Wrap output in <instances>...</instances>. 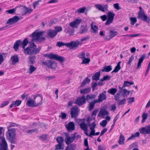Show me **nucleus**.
Returning a JSON list of instances; mask_svg holds the SVG:
<instances>
[{
  "mask_svg": "<svg viewBox=\"0 0 150 150\" xmlns=\"http://www.w3.org/2000/svg\"><path fill=\"white\" fill-rule=\"evenodd\" d=\"M6 132V136L7 139L11 144H17V139L16 136V129L15 128L8 129Z\"/></svg>",
  "mask_w": 150,
  "mask_h": 150,
  "instance_id": "1",
  "label": "nucleus"
},
{
  "mask_svg": "<svg viewBox=\"0 0 150 150\" xmlns=\"http://www.w3.org/2000/svg\"><path fill=\"white\" fill-rule=\"evenodd\" d=\"M41 49V48L40 47L35 48L32 47H28L24 50V52L29 55L35 54L39 52Z\"/></svg>",
  "mask_w": 150,
  "mask_h": 150,
  "instance_id": "2",
  "label": "nucleus"
},
{
  "mask_svg": "<svg viewBox=\"0 0 150 150\" xmlns=\"http://www.w3.org/2000/svg\"><path fill=\"white\" fill-rule=\"evenodd\" d=\"M44 32L40 31L38 32L35 31L32 34L30 35V36L32 38V41H35V40H39L40 41H42V40L45 39V38L43 37H40L44 33Z\"/></svg>",
  "mask_w": 150,
  "mask_h": 150,
  "instance_id": "3",
  "label": "nucleus"
},
{
  "mask_svg": "<svg viewBox=\"0 0 150 150\" xmlns=\"http://www.w3.org/2000/svg\"><path fill=\"white\" fill-rule=\"evenodd\" d=\"M42 65L47 66L49 69H55L57 67V64L54 61L48 60L45 61H41Z\"/></svg>",
  "mask_w": 150,
  "mask_h": 150,
  "instance_id": "4",
  "label": "nucleus"
},
{
  "mask_svg": "<svg viewBox=\"0 0 150 150\" xmlns=\"http://www.w3.org/2000/svg\"><path fill=\"white\" fill-rule=\"evenodd\" d=\"M76 133H74L72 134V136L70 137L68 133L65 135V142L67 145H69L73 142L76 137Z\"/></svg>",
  "mask_w": 150,
  "mask_h": 150,
  "instance_id": "5",
  "label": "nucleus"
},
{
  "mask_svg": "<svg viewBox=\"0 0 150 150\" xmlns=\"http://www.w3.org/2000/svg\"><path fill=\"white\" fill-rule=\"evenodd\" d=\"M119 93H117L114 96V99L115 101L117 102V104L118 105H122L125 103L127 100L125 98H124L120 100L122 96Z\"/></svg>",
  "mask_w": 150,
  "mask_h": 150,
  "instance_id": "6",
  "label": "nucleus"
},
{
  "mask_svg": "<svg viewBox=\"0 0 150 150\" xmlns=\"http://www.w3.org/2000/svg\"><path fill=\"white\" fill-rule=\"evenodd\" d=\"M35 106L36 107L42 104V96L41 95L38 94L34 97Z\"/></svg>",
  "mask_w": 150,
  "mask_h": 150,
  "instance_id": "7",
  "label": "nucleus"
},
{
  "mask_svg": "<svg viewBox=\"0 0 150 150\" xmlns=\"http://www.w3.org/2000/svg\"><path fill=\"white\" fill-rule=\"evenodd\" d=\"M115 14L112 12L109 11L108 13L107 20L105 24L106 25H109L112 23Z\"/></svg>",
  "mask_w": 150,
  "mask_h": 150,
  "instance_id": "8",
  "label": "nucleus"
},
{
  "mask_svg": "<svg viewBox=\"0 0 150 150\" xmlns=\"http://www.w3.org/2000/svg\"><path fill=\"white\" fill-rule=\"evenodd\" d=\"M89 37H84L82 38L81 41H80L79 40H76V41H72L73 42V48L74 50H75L78 47V46L79 45H81L83 41L86 40L88 39Z\"/></svg>",
  "mask_w": 150,
  "mask_h": 150,
  "instance_id": "9",
  "label": "nucleus"
},
{
  "mask_svg": "<svg viewBox=\"0 0 150 150\" xmlns=\"http://www.w3.org/2000/svg\"><path fill=\"white\" fill-rule=\"evenodd\" d=\"M138 19L148 23H150V18L146 15L144 12L138 14Z\"/></svg>",
  "mask_w": 150,
  "mask_h": 150,
  "instance_id": "10",
  "label": "nucleus"
},
{
  "mask_svg": "<svg viewBox=\"0 0 150 150\" xmlns=\"http://www.w3.org/2000/svg\"><path fill=\"white\" fill-rule=\"evenodd\" d=\"M73 42L71 41L69 42L64 43L62 42H58L56 44V46L59 47H61L62 46H66L67 47H71V49L74 50L73 48Z\"/></svg>",
  "mask_w": 150,
  "mask_h": 150,
  "instance_id": "11",
  "label": "nucleus"
},
{
  "mask_svg": "<svg viewBox=\"0 0 150 150\" xmlns=\"http://www.w3.org/2000/svg\"><path fill=\"white\" fill-rule=\"evenodd\" d=\"M109 35L106 36L105 39L107 41L109 40L112 38L117 35L118 33L117 31H114L112 30H110L109 33Z\"/></svg>",
  "mask_w": 150,
  "mask_h": 150,
  "instance_id": "12",
  "label": "nucleus"
},
{
  "mask_svg": "<svg viewBox=\"0 0 150 150\" xmlns=\"http://www.w3.org/2000/svg\"><path fill=\"white\" fill-rule=\"evenodd\" d=\"M79 109L76 107H73L71 109L70 114L72 118H76L78 115Z\"/></svg>",
  "mask_w": 150,
  "mask_h": 150,
  "instance_id": "13",
  "label": "nucleus"
},
{
  "mask_svg": "<svg viewBox=\"0 0 150 150\" xmlns=\"http://www.w3.org/2000/svg\"><path fill=\"white\" fill-rule=\"evenodd\" d=\"M86 100L85 96H83L81 97L78 98L76 100L75 103L80 106L81 105L86 103Z\"/></svg>",
  "mask_w": 150,
  "mask_h": 150,
  "instance_id": "14",
  "label": "nucleus"
},
{
  "mask_svg": "<svg viewBox=\"0 0 150 150\" xmlns=\"http://www.w3.org/2000/svg\"><path fill=\"white\" fill-rule=\"evenodd\" d=\"M20 20V18L17 16H15L9 19L6 24L11 25L15 24Z\"/></svg>",
  "mask_w": 150,
  "mask_h": 150,
  "instance_id": "15",
  "label": "nucleus"
},
{
  "mask_svg": "<svg viewBox=\"0 0 150 150\" xmlns=\"http://www.w3.org/2000/svg\"><path fill=\"white\" fill-rule=\"evenodd\" d=\"M141 133L146 134H150V125L144 127L139 129Z\"/></svg>",
  "mask_w": 150,
  "mask_h": 150,
  "instance_id": "16",
  "label": "nucleus"
},
{
  "mask_svg": "<svg viewBox=\"0 0 150 150\" xmlns=\"http://www.w3.org/2000/svg\"><path fill=\"white\" fill-rule=\"evenodd\" d=\"M95 6L98 10L101 11L103 12L108 11V5L107 4L104 5L103 6L100 4H97L95 5Z\"/></svg>",
  "mask_w": 150,
  "mask_h": 150,
  "instance_id": "17",
  "label": "nucleus"
},
{
  "mask_svg": "<svg viewBox=\"0 0 150 150\" xmlns=\"http://www.w3.org/2000/svg\"><path fill=\"white\" fill-rule=\"evenodd\" d=\"M146 55L145 54H143L140 56V58L139 59L137 66L136 68V69L140 68L141 67L142 63L146 58Z\"/></svg>",
  "mask_w": 150,
  "mask_h": 150,
  "instance_id": "18",
  "label": "nucleus"
},
{
  "mask_svg": "<svg viewBox=\"0 0 150 150\" xmlns=\"http://www.w3.org/2000/svg\"><path fill=\"white\" fill-rule=\"evenodd\" d=\"M106 91H104L102 93H100L98 96L99 100V101L100 100L101 102L107 99V96L106 95Z\"/></svg>",
  "mask_w": 150,
  "mask_h": 150,
  "instance_id": "19",
  "label": "nucleus"
},
{
  "mask_svg": "<svg viewBox=\"0 0 150 150\" xmlns=\"http://www.w3.org/2000/svg\"><path fill=\"white\" fill-rule=\"evenodd\" d=\"M57 34V32L56 31L52 30H49L47 33V37L48 38H52L55 36Z\"/></svg>",
  "mask_w": 150,
  "mask_h": 150,
  "instance_id": "20",
  "label": "nucleus"
},
{
  "mask_svg": "<svg viewBox=\"0 0 150 150\" xmlns=\"http://www.w3.org/2000/svg\"><path fill=\"white\" fill-rule=\"evenodd\" d=\"M81 22V20L77 19L74 20V21L70 23H69V25L72 28H76Z\"/></svg>",
  "mask_w": 150,
  "mask_h": 150,
  "instance_id": "21",
  "label": "nucleus"
},
{
  "mask_svg": "<svg viewBox=\"0 0 150 150\" xmlns=\"http://www.w3.org/2000/svg\"><path fill=\"white\" fill-rule=\"evenodd\" d=\"M66 127L68 131L74 130L75 129V124L73 122H69Z\"/></svg>",
  "mask_w": 150,
  "mask_h": 150,
  "instance_id": "22",
  "label": "nucleus"
},
{
  "mask_svg": "<svg viewBox=\"0 0 150 150\" xmlns=\"http://www.w3.org/2000/svg\"><path fill=\"white\" fill-rule=\"evenodd\" d=\"M11 60L12 62V64L15 65L19 61V59L17 55H15L11 57Z\"/></svg>",
  "mask_w": 150,
  "mask_h": 150,
  "instance_id": "23",
  "label": "nucleus"
},
{
  "mask_svg": "<svg viewBox=\"0 0 150 150\" xmlns=\"http://www.w3.org/2000/svg\"><path fill=\"white\" fill-rule=\"evenodd\" d=\"M108 112L105 109H102L100 110L98 116L99 117H101L103 118H104L105 116L108 115Z\"/></svg>",
  "mask_w": 150,
  "mask_h": 150,
  "instance_id": "24",
  "label": "nucleus"
},
{
  "mask_svg": "<svg viewBox=\"0 0 150 150\" xmlns=\"http://www.w3.org/2000/svg\"><path fill=\"white\" fill-rule=\"evenodd\" d=\"M81 129L85 132H87L88 129V125L85 122H82L79 124Z\"/></svg>",
  "mask_w": 150,
  "mask_h": 150,
  "instance_id": "25",
  "label": "nucleus"
},
{
  "mask_svg": "<svg viewBox=\"0 0 150 150\" xmlns=\"http://www.w3.org/2000/svg\"><path fill=\"white\" fill-rule=\"evenodd\" d=\"M53 59H54L62 62L64 61L65 58L63 57L59 56L56 54H54Z\"/></svg>",
  "mask_w": 150,
  "mask_h": 150,
  "instance_id": "26",
  "label": "nucleus"
},
{
  "mask_svg": "<svg viewBox=\"0 0 150 150\" xmlns=\"http://www.w3.org/2000/svg\"><path fill=\"white\" fill-rule=\"evenodd\" d=\"M21 40H18L16 41L14 45L13 48L16 51H17L19 48V47L21 45Z\"/></svg>",
  "mask_w": 150,
  "mask_h": 150,
  "instance_id": "27",
  "label": "nucleus"
},
{
  "mask_svg": "<svg viewBox=\"0 0 150 150\" xmlns=\"http://www.w3.org/2000/svg\"><path fill=\"white\" fill-rule=\"evenodd\" d=\"M100 75V71H98L92 77V79L93 80L98 81L99 80V78Z\"/></svg>",
  "mask_w": 150,
  "mask_h": 150,
  "instance_id": "28",
  "label": "nucleus"
},
{
  "mask_svg": "<svg viewBox=\"0 0 150 150\" xmlns=\"http://www.w3.org/2000/svg\"><path fill=\"white\" fill-rule=\"evenodd\" d=\"M26 105L28 107H36L35 106L34 100H29L27 102Z\"/></svg>",
  "mask_w": 150,
  "mask_h": 150,
  "instance_id": "29",
  "label": "nucleus"
},
{
  "mask_svg": "<svg viewBox=\"0 0 150 150\" xmlns=\"http://www.w3.org/2000/svg\"><path fill=\"white\" fill-rule=\"evenodd\" d=\"M121 63V62H119L117 66L115 67L114 70L112 72V73L113 72H117L121 69L120 64Z\"/></svg>",
  "mask_w": 150,
  "mask_h": 150,
  "instance_id": "30",
  "label": "nucleus"
},
{
  "mask_svg": "<svg viewBox=\"0 0 150 150\" xmlns=\"http://www.w3.org/2000/svg\"><path fill=\"white\" fill-rule=\"evenodd\" d=\"M119 93L120 94L122 93L123 96L124 97H125L129 95L130 91H128L125 89H123L122 91H120Z\"/></svg>",
  "mask_w": 150,
  "mask_h": 150,
  "instance_id": "31",
  "label": "nucleus"
},
{
  "mask_svg": "<svg viewBox=\"0 0 150 150\" xmlns=\"http://www.w3.org/2000/svg\"><path fill=\"white\" fill-rule=\"evenodd\" d=\"M125 138L124 136L122 134L120 135L118 142L120 144H124Z\"/></svg>",
  "mask_w": 150,
  "mask_h": 150,
  "instance_id": "32",
  "label": "nucleus"
},
{
  "mask_svg": "<svg viewBox=\"0 0 150 150\" xmlns=\"http://www.w3.org/2000/svg\"><path fill=\"white\" fill-rule=\"evenodd\" d=\"M28 43L29 42L27 38H25L22 42L21 41V45L23 49L24 50L25 49V47Z\"/></svg>",
  "mask_w": 150,
  "mask_h": 150,
  "instance_id": "33",
  "label": "nucleus"
},
{
  "mask_svg": "<svg viewBox=\"0 0 150 150\" xmlns=\"http://www.w3.org/2000/svg\"><path fill=\"white\" fill-rule=\"evenodd\" d=\"M88 29L87 26L81 27L80 29L79 33L80 34L85 33L87 32Z\"/></svg>",
  "mask_w": 150,
  "mask_h": 150,
  "instance_id": "34",
  "label": "nucleus"
},
{
  "mask_svg": "<svg viewBox=\"0 0 150 150\" xmlns=\"http://www.w3.org/2000/svg\"><path fill=\"white\" fill-rule=\"evenodd\" d=\"M56 140L58 144H64V139L62 137L58 136L56 138Z\"/></svg>",
  "mask_w": 150,
  "mask_h": 150,
  "instance_id": "35",
  "label": "nucleus"
},
{
  "mask_svg": "<svg viewBox=\"0 0 150 150\" xmlns=\"http://www.w3.org/2000/svg\"><path fill=\"white\" fill-rule=\"evenodd\" d=\"M91 89L90 88H87L83 89L80 91V93H81L85 94L90 92L91 91Z\"/></svg>",
  "mask_w": 150,
  "mask_h": 150,
  "instance_id": "36",
  "label": "nucleus"
},
{
  "mask_svg": "<svg viewBox=\"0 0 150 150\" xmlns=\"http://www.w3.org/2000/svg\"><path fill=\"white\" fill-rule=\"evenodd\" d=\"M55 150H62L64 149V145L59 144L55 145Z\"/></svg>",
  "mask_w": 150,
  "mask_h": 150,
  "instance_id": "37",
  "label": "nucleus"
},
{
  "mask_svg": "<svg viewBox=\"0 0 150 150\" xmlns=\"http://www.w3.org/2000/svg\"><path fill=\"white\" fill-rule=\"evenodd\" d=\"M37 68L33 65H30V66L29 68L28 69V72L30 74H32L33 72L35 71Z\"/></svg>",
  "mask_w": 150,
  "mask_h": 150,
  "instance_id": "38",
  "label": "nucleus"
},
{
  "mask_svg": "<svg viewBox=\"0 0 150 150\" xmlns=\"http://www.w3.org/2000/svg\"><path fill=\"white\" fill-rule=\"evenodd\" d=\"M91 28L92 29V32L94 33H98V28L96 25H93V24H91Z\"/></svg>",
  "mask_w": 150,
  "mask_h": 150,
  "instance_id": "39",
  "label": "nucleus"
},
{
  "mask_svg": "<svg viewBox=\"0 0 150 150\" xmlns=\"http://www.w3.org/2000/svg\"><path fill=\"white\" fill-rule=\"evenodd\" d=\"M112 69V66L111 65L105 67L102 70V71L108 72L110 71Z\"/></svg>",
  "mask_w": 150,
  "mask_h": 150,
  "instance_id": "40",
  "label": "nucleus"
},
{
  "mask_svg": "<svg viewBox=\"0 0 150 150\" xmlns=\"http://www.w3.org/2000/svg\"><path fill=\"white\" fill-rule=\"evenodd\" d=\"M140 135V133L139 132H136L134 134H132L131 136L127 139V140L133 139L134 138L139 137Z\"/></svg>",
  "mask_w": 150,
  "mask_h": 150,
  "instance_id": "41",
  "label": "nucleus"
},
{
  "mask_svg": "<svg viewBox=\"0 0 150 150\" xmlns=\"http://www.w3.org/2000/svg\"><path fill=\"white\" fill-rule=\"evenodd\" d=\"M88 125L90 127V129L91 130V132H92L95 130V128L96 125L95 122H93L91 124H90Z\"/></svg>",
  "mask_w": 150,
  "mask_h": 150,
  "instance_id": "42",
  "label": "nucleus"
},
{
  "mask_svg": "<svg viewBox=\"0 0 150 150\" xmlns=\"http://www.w3.org/2000/svg\"><path fill=\"white\" fill-rule=\"evenodd\" d=\"M117 89L116 88H112L109 90L108 91V93H110L111 94L114 95L117 91Z\"/></svg>",
  "mask_w": 150,
  "mask_h": 150,
  "instance_id": "43",
  "label": "nucleus"
},
{
  "mask_svg": "<svg viewBox=\"0 0 150 150\" xmlns=\"http://www.w3.org/2000/svg\"><path fill=\"white\" fill-rule=\"evenodd\" d=\"M24 12L25 13H30L33 11V9L24 6L23 7Z\"/></svg>",
  "mask_w": 150,
  "mask_h": 150,
  "instance_id": "44",
  "label": "nucleus"
},
{
  "mask_svg": "<svg viewBox=\"0 0 150 150\" xmlns=\"http://www.w3.org/2000/svg\"><path fill=\"white\" fill-rule=\"evenodd\" d=\"M96 96L95 95H88L86 96V99L87 101L91 99H93L95 98Z\"/></svg>",
  "mask_w": 150,
  "mask_h": 150,
  "instance_id": "45",
  "label": "nucleus"
},
{
  "mask_svg": "<svg viewBox=\"0 0 150 150\" xmlns=\"http://www.w3.org/2000/svg\"><path fill=\"white\" fill-rule=\"evenodd\" d=\"M90 79L86 77L82 83L81 86H84L87 83H89L90 82Z\"/></svg>",
  "mask_w": 150,
  "mask_h": 150,
  "instance_id": "46",
  "label": "nucleus"
},
{
  "mask_svg": "<svg viewBox=\"0 0 150 150\" xmlns=\"http://www.w3.org/2000/svg\"><path fill=\"white\" fill-rule=\"evenodd\" d=\"M142 117L143 119L142 120V123H144L145 121L147 119L148 117V114L147 113H143L142 115Z\"/></svg>",
  "mask_w": 150,
  "mask_h": 150,
  "instance_id": "47",
  "label": "nucleus"
},
{
  "mask_svg": "<svg viewBox=\"0 0 150 150\" xmlns=\"http://www.w3.org/2000/svg\"><path fill=\"white\" fill-rule=\"evenodd\" d=\"M90 61V59L89 58H86V57L83 59L82 62H81L82 64H88Z\"/></svg>",
  "mask_w": 150,
  "mask_h": 150,
  "instance_id": "48",
  "label": "nucleus"
},
{
  "mask_svg": "<svg viewBox=\"0 0 150 150\" xmlns=\"http://www.w3.org/2000/svg\"><path fill=\"white\" fill-rule=\"evenodd\" d=\"M131 21V24L132 25H134L137 22V19L136 17H131L130 19Z\"/></svg>",
  "mask_w": 150,
  "mask_h": 150,
  "instance_id": "49",
  "label": "nucleus"
},
{
  "mask_svg": "<svg viewBox=\"0 0 150 150\" xmlns=\"http://www.w3.org/2000/svg\"><path fill=\"white\" fill-rule=\"evenodd\" d=\"M94 106V103H92V102H91L89 105V110L90 111H91L93 109Z\"/></svg>",
  "mask_w": 150,
  "mask_h": 150,
  "instance_id": "50",
  "label": "nucleus"
},
{
  "mask_svg": "<svg viewBox=\"0 0 150 150\" xmlns=\"http://www.w3.org/2000/svg\"><path fill=\"white\" fill-rule=\"evenodd\" d=\"M137 147V142H134L130 145L129 146V148L131 149L133 148Z\"/></svg>",
  "mask_w": 150,
  "mask_h": 150,
  "instance_id": "51",
  "label": "nucleus"
},
{
  "mask_svg": "<svg viewBox=\"0 0 150 150\" xmlns=\"http://www.w3.org/2000/svg\"><path fill=\"white\" fill-rule=\"evenodd\" d=\"M38 137L41 140H45L47 139L46 135L45 134L39 136Z\"/></svg>",
  "mask_w": 150,
  "mask_h": 150,
  "instance_id": "52",
  "label": "nucleus"
},
{
  "mask_svg": "<svg viewBox=\"0 0 150 150\" xmlns=\"http://www.w3.org/2000/svg\"><path fill=\"white\" fill-rule=\"evenodd\" d=\"M54 55V54L52 53H50V54H46L44 55L46 57L51 59H53Z\"/></svg>",
  "mask_w": 150,
  "mask_h": 150,
  "instance_id": "53",
  "label": "nucleus"
},
{
  "mask_svg": "<svg viewBox=\"0 0 150 150\" xmlns=\"http://www.w3.org/2000/svg\"><path fill=\"white\" fill-rule=\"evenodd\" d=\"M95 130L92 131V132H91L89 136L90 137H91L92 136L98 135L100 134V132H97L96 133H95Z\"/></svg>",
  "mask_w": 150,
  "mask_h": 150,
  "instance_id": "54",
  "label": "nucleus"
},
{
  "mask_svg": "<svg viewBox=\"0 0 150 150\" xmlns=\"http://www.w3.org/2000/svg\"><path fill=\"white\" fill-rule=\"evenodd\" d=\"M107 123V121L106 120H104L102 121V122H101L100 124V126L103 127H105Z\"/></svg>",
  "mask_w": 150,
  "mask_h": 150,
  "instance_id": "55",
  "label": "nucleus"
},
{
  "mask_svg": "<svg viewBox=\"0 0 150 150\" xmlns=\"http://www.w3.org/2000/svg\"><path fill=\"white\" fill-rule=\"evenodd\" d=\"M61 114V115H59V117H61L62 119H64L66 118L67 115L65 113L62 112Z\"/></svg>",
  "mask_w": 150,
  "mask_h": 150,
  "instance_id": "56",
  "label": "nucleus"
},
{
  "mask_svg": "<svg viewBox=\"0 0 150 150\" xmlns=\"http://www.w3.org/2000/svg\"><path fill=\"white\" fill-rule=\"evenodd\" d=\"M30 62L31 64H33L34 63V57L33 56H30L28 57Z\"/></svg>",
  "mask_w": 150,
  "mask_h": 150,
  "instance_id": "57",
  "label": "nucleus"
},
{
  "mask_svg": "<svg viewBox=\"0 0 150 150\" xmlns=\"http://www.w3.org/2000/svg\"><path fill=\"white\" fill-rule=\"evenodd\" d=\"M85 53L84 52H82L79 55L78 57L80 58L84 59L85 58Z\"/></svg>",
  "mask_w": 150,
  "mask_h": 150,
  "instance_id": "58",
  "label": "nucleus"
},
{
  "mask_svg": "<svg viewBox=\"0 0 150 150\" xmlns=\"http://www.w3.org/2000/svg\"><path fill=\"white\" fill-rule=\"evenodd\" d=\"M38 131V129H37L35 128L33 129L29 130L28 132L27 133H30V134H32L34 133V132H37Z\"/></svg>",
  "mask_w": 150,
  "mask_h": 150,
  "instance_id": "59",
  "label": "nucleus"
},
{
  "mask_svg": "<svg viewBox=\"0 0 150 150\" xmlns=\"http://www.w3.org/2000/svg\"><path fill=\"white\" fill-rule=\"evenodd\" d=\"M86 9V7H83L82 8L79 9L78 10V12L79 13H83L84 12L85 10Z\"/></svg>",
  "mask_w": 150,
  "mask_h": 150,
  "instance_id": "60",
  "label": "nucleus"
},
{
  "mask_svg": "<svg viewBox=\"0 0 150 150\" xmlns=\"http://www.w3.org/2000/svg\"><path fill=\"white\" fill-rule=\"evenodd\" d=\"M16 11V8H14L6 11V12H8L10 14L13 13Z\"/></svg>",
  "mask_w": 150,
  "mask_h": 150,
  "instance_id": "61",
  "label": "nucleus"
},
{
  "mask_svg": "<svg viewBox=\"0 0 150 150\" xmlns=\"http://www.w3.org/2000/svg\"><path fill=\"white\" fill-rule=\"evenodd\" d=\"M134 57L133 55H132L129 58V61L128 62V65H131V62L134 60Z\"/></svg>",
  "mask_w": 150,
  "mask_h": 150,
  "instance_id": "62",
  "label": "nucleus"
},
{
  "mask_svg": "<svg viewBox=\"0 0 150 150\" xmlns=\"http://www.w3.org/2000/svg\"><path fill=\"white\" fill-rule=\"evenodd\" d=\"M114 8L118 10L121 9V7L119 6V4L118 3L115 4H113Z\"/></svg>",
  "mask_w": 150,
  "mask_h": 150,
  "instance_id": "63",
  "label": "nucleus"
},
{
  "mask_svg": "<svg viewBox=\"0 0 150 150\" xmlns=\"http://www.w3.org/2000/svg\"><path fill=\"white\" fill-rule=\"evenodd\" d=\"M55 29L56 30V31L57 32H57H59L61 31H62V27L60 26H57L55 27Z\"/></svg>",
  "mask_w": 150,
  "mask_h": 150,
  "instance_id": "64",
  "label": "nucleus"
}]
</instances>
